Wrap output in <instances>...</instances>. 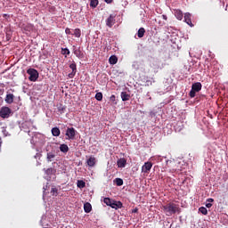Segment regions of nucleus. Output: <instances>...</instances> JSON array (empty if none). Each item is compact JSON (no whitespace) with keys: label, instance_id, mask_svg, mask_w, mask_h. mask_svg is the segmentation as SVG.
Masks as SVG:
<instances>
[{"label":"nucleus","instance_id":"f8f14e48","mask_svg":"<svg viewBox=\"0 0 228 228\" xmlns=\"http://www.w3.org/2000/svg\"><path fill=\"white\" fill-rule=\"evenodd\" d=\"M117 163L119 168H125L126 165H127V160L125 158H122L119 159Z\"/></svg>","mask_w":228,"mask_h":228},{"label":"nucleus","instance_id":"72a5a7b5","mask_svg":"<svg viewBox=\"0 0 228 228\" xmlns=\"http://www.w3.org/2000/svg\"><path fill=\"white\" fill-rule=\"evenodd\" d=\"M115 100H116L115 94H112V95L110 96V101H111L112 102H115Z\"/></svg>","mask_w":228,"mask_h":228},{"label":"nucleus","instance_id":"aec40b11","mask_svg":"<svg viewBox=\"0 0 228 228\" xmlns=\"http://www.w3.org/2000/svg\"><path fill=\"white\" fill-rule=\"evenodd\" d=\"M87 165L88 167H95V157H90L87 159Z\"/></svg>","mask_w":228,"mask_h":228},{"label":"nucleus","instance_id":"6ab92c4d","mask_svg":"<svg viewBox=\"0 0 228 228\" xmlns=\"http://www.w3.org/2000/svg\"><path fill=\"white\" fill-rule=\"evenodd\" d=\"M60 151H61V152L67 154V152H69V146L67 144H61Z\"/></svg>","mask_w":228,"mask_h":228},{"label":"nucleus","instance_id":"a878e982","mask_svg":"<svg viewBox=\"0 0 228 228\" xmlns=\"http://www.w3.org/2000/svg\"><path fill=\"white\" fill-rule=\"evenodd\" d=\"M61 54L67 58V56L70 54V50H69V48H61Z\"/></svg>","mask_w":228,"mask_h":228},{"label":"nucleus","instance_id":"b1692460","mask_svg":"<svg viewBox=\"0 0 228 228\" xmlns=\"http://www.w3.org/2000/svg\"><path fill=\"white\" fill-rule=\"evenodd\" d=\"M57 110L59 113H61V115H62V113H65V106H63V104L61 103L57 105Z\"/></svg>","mask_w":228,"mask_h":228},{"label":"nucleus","instance_id":"2f4dec72","mask_svg":"<svg viewBox=\"0 0 228 228\" xmlns=\"http://www.w3.org/2000/svg\"><path fill=\"white\" fill-rule=\"evenodd\" d=\"M53 172H54V169L53 167H50V168L46 169L45 174H47V175H51V174H53Z\"/></svg>","mask_w":228,"mask_h":228},{"label":"nucleus","instance_id":"4468645a","mask_svg":"<svg viewBox=\"0 0 228 228\" xmlns=\"http://www.w3.org/2000/svg\"><path fill=\"white\" fill-rule=\"evenodd\" d=\"M13 99H15L13 94H8L5 97V102H7V104H12L13 102Z\"/></svg>","mask_w":228,"mask_h":228},{"label":"nucleus","instance_id":"473e14b6","mask_svg":"<svg viewBox=\"0 0 228 228\" xmlns=\"http://www.w3.org/2000/svg\"><path fill=\"white\" fill-rule=\"evenodd\" d=\"M65 33H66V35H70V28H67L66 29H65Z\"/></svg>","mask_w":228,"mask_h":228},{"label":"nucleus","instance_id":"ddd939ff","mask_svg":"<svg viewBox=\"0 0 228 228\" xmlns=\"http://www.w3.org/2000/svg\"><path fill=\"white\" fill-rule=\"evenodd\" d=\"M103 202H104V204H106L107 206H110V208H117V203H113L111 201V199H110V198H105L103 200Z\"/></svg>","mask_w":228,"mask_h":228},{"label":"nucleus","instance_id":"58836bf2","mask_svg":"<svg viewBox=\"0 0 228 228\" xmlns=\"http://www.w3.org/2000/svg\"><path fill=\"white\" fill-rule=\"evenodd\" d=\"M162 19L164 20H168V17H167V15H162Z\"/></svg>","mask_w":228,"mask_h":228},{"label":"nucleus","instance_id":"2eb2a0df","mask_svg":"<svg viewBox=\"0 0 228 228\" xmlns=\"http://www.w3.org/2000/svg\"><path fill=\"white\" fill-rule=\"evenodd\" d=\"M118 61V58H117V55H112L109 59V62L110 65H117V62Z\"/></svg>","mask_w":228,"mask_h":228},{"label":"nucleus","instance_id":"5701e85b","mask_svg":"<svg viewBox=\"0 0 228 228\" xmlns=\"http://www.w3.org/2000/svg\"><path fill=\"white\" fill-rule=\"evenodd\" d=\"M77 188H80V189L86 188V183H85V181L83 180H77Z\"/></svg>","mask_w":228,"mask_h":228},{"label":"nucleus","instance_id":"4be33fe9","mask_svg":"<svg viewBox=\"0 0 228 228\" xmlns=\"http://www.w3.org/2000/svg\"><path fill=\"white\" fill-rule=\"evenodd\" d=\"M56 158V155L53 152H48L46 155V159L48 162L53 161V159H54Z\"/></svg>","mask_w":228,"mask_h":228},{"label":"nucleus","instance_id":"f03ea898","mask_svg":"<svg viewBox=\"0 0 228 228\" xmlns=\"http://www.w3.org/2000/svg\"><path fill=\"white\" fill-rule=\"evenodd\" d=\"M200 90H202V84L200 82H196L192 84L191 90L189 94L190 97L193 99V97H195L196 95V92H200Z\"/></svg>","mask_w":228,"mask_h":228},{"label":"nucleus","instance_id":"a19ab883","mask_svg":"<svg viewBox=\"0 0 228 228\" xmlns=\"http://www.w3.org/2000/svg\"><path fill=\"white\" fill-rule=\"evenodd\" d=\"M133 213H138V208L134 209Z\"/></svg>","mask_w":228,"mask_h":228},{"label":"nucleus","instance_id":"c756f323","mask_svg":"<svg viewBox=\"0 0 228 228\" xmlns=\"http://www.w3.org/2000/svg\"><path fill=\"white\" fill-rule=\"evenodd\" d=\"M199 211L201 213V215H208V208H206V207H200Z\"/></svg>","mask_w":228,"mask_h":228},{"label":"nucleus","instance_id":"7c9ffc66","mask_svg":"<svg viewBox=\"0 0 228 228\" xmlns=\"http://www.w3.org/2000/svg\"><path fill=\"white\" fill-rule=\"evenodd\" d=\"M96 101H102V93H97L95 94Z\"/></svg>","mask_w":228,"mask_h":228},{"label":"nucleus","instance_id":"c85d7f7f","mask_svg":"<svg viewBox=\"0 0 228 228\" xmlns=\"http://www.w3.org/2000/svg\"><path fill=\"white\" fill-rule=\"evenodd\" d=\"M74 54L77 58H81V56H83V53H81V50H79V49L74 50Z\"/></svg>","mask_w":228,"mask_h":228},{"label":"nucleus","instance_id":"4c0bfd02","mask_svg":"<svg viewBox=\"0 0 228 228\" xmlns=\"http://www.w3.org/2000/svg\"><path fill=\"white\" fill-rule=\"evenodd\" d=\"M207 202H215V200H213L212 198H209L207 200Z\"/></svg>","mask_w":228,"mask_h":228},{"label":"nucleus","instance_id":"1a4fd4ad","mask_svg":"<svg viewBox=\"0 0 228 228\" xmlns=\"http://www.w3.org/2000/svg\"><path fill=\"white\" fill-rule=\"evenodd\" d=\"M184 22L188 24L191 28H193V23L191 22V14L190 12H186L184 14Z\"/></svg>","mask_w":228,"mask_h":228},{"label":"nucleus","instance_id":"bb28decb","mask_svg":"<svg viewBox=\"0 0 228 228\" xmlns=\"http://www.w3.org/2000/svg\"><path fill=\"white\" fill-rule=\"evenodd\" d=\"M114 183H116L117 186H122L124 184V180H122V178H116Z\"/></svg>","mask_w":228,"mask_h":228},{"label":"nucleus","instance_id":"0eeeda50","mask_svg":"<svg viewBox=\"0 0 228 228\" xmlns=\"http://www.w3.org/2000/svg\"><path fill=\"white\" fill-rule=\"evenodd\" d=\"M115 17V14H110V17L107 18L106 26H108V28H113V25L116 22Z\"/></svg>","mask_w":228,"mask_h":228},{"label":"nucleus","instance_id":"dca6fc26","mask_svg":"<svg viewBox=\"0 0 228 228\" xmlns=\"http://www.w3.org/2000/svg\"><path fill=\"white\" fill-rule=\"evenodd\" d=\"M84 211L85 213H90L92 211V204L86 202L84 204Z\"/></svg>","mask_w":228,"mask_h":228},{"label":"nucleus","instance_id":"f704fd0d","mask_svg":"<svg viewBox=\"0 0 228 228\" xmlns=\"http://www.w3.org/2000/svg\"><path fill=\"white\" fill-rule=\"evenodd\" d=\"M52 193H58V190L56 188H52Z\"/></svg>","mask_w":228,"mask_h":228},{"label":"nucleus","instance_id":"423d86ee","mask_svg":"<svg viewBox=\"0 0 228 228\" xmlns=\"http://www.w3.org/2000/svg\"><path fill=\"white\" fill-rule=\"evenodd\" d=\"M66 136H68L69 140H74L76 138V129L74 127L68 128Z\"/></svg>","mask_w":228,"mask_h":228},{"label":"nucleus","instance_id":"cd10ccee","mask_svg":"<svg viewBox=\"0 0 228 228\" xmlns=\"http://www.w3.org/2000/svg\"><path fill=\"white\" fill-rule=\"evenodd\" d=\"M74 37H76L77 38H79L80 37H81V29H79V28H76L75 30H74Z\"/></svg>","mask_w":228,"mask_h":228},{"label":"nucleus","instance_id":"412c9836","mask_svg":"<svg viewBox=\"0 0 228 228\" xmlns=\"http://www.w3.org/2000/svg\"><path fill=\"white\" fill-rule=\"evenodd\" d=\"M144 36H145V28H139L137 32L138 38H143Z\"/></svg>","mask_w":228,"mask_h":228},{"label":"nucleus","instance_id":"7ed1b4c3","mask_svg":"<svg viewBox=\"0 0 228 228\" xmlns=\"http://www.w3.org/2000/svg\"><path fill=\"white\" fill-rule=\"evenodd\" d=\"M27 74L29 76V81H37L38 79V71L33 68L28 69Z\"/></svg>","mask_w":228,"mask_h":228},{"label":"nucleus","instance_id":"e433bc0d","mask_svg":"<svg viewBox=\"0 0 228 228\" xmlns=\"http://www.w3.org/2000/svg\"><path fill=\"white\" fill-rule=\"evenodd\" d=\"M212 207H213V204H211V203H207V204H206V208H212Z\"/></svg>","mask_w":228,"mask_h":228},{"label":"nucleus","instance_id":"f257e3e1","mask_svg":"<svg viewBox=\"0 0 228 228\" xmlns=\"http://www.w3.org/2000/svg\"><path fill=\"white\" fill-rule=\"evenodd\" d=\"M163 210L167 216H172V215H175V213H181V208L175 203H168L166 206H163Z\"/></svg>","mask_w":228,"mask_h":228},{"label":"nucleus","instance_id":"ea45409f","mask_svg":"<svg viewBox=\"0 0 228 228\" xmlns=\"http://www.w3.org/2000/svg\"><path fill=\"white\" fill-rule=\"evenodd\" d=\"M1 145H3V139L0 137V151H1Z\"/></svg>","mask_w":228,"mask_h":228},{"label":"nucleus","instance_id":"20e7f679","mask_svg":"<svg viewBox=\"0 0 228 228\" xmlns=\"http://www.w3.org/2000/svg\"><path fill=\"white\" fill-rule=\"evenodd\" d=\"M11 114H12V109L9 107H3L0 110V117L2 118H8V117H10Z\"/></svg>","mask_w":228,"mask_h":228},{"label":"nucleus","instance_id":"c9c22d12","mask_svg":"<svg viewBox=\"0 0 228 228\" xmlns=\"http://www.w3.org/2000/svg\"><path fill=\"white\" fill-rule=\"evenodd\" d=\"M107 4H111L113 3V0H104Z\"/></svg>","mask_w":228,"mask_h":228},{"label":"nucleus","instance_id":"9d476101","mask_svg":"<svg viewBox=\"0 0 228 228\" xmlns=\"http://www.w3.org/2000/svg\"><path fill=\"white\" fill-rule=\"evenodd\" d=\"M69 69H71L72 72H70L68 76L72 78L76 76V72H77V65L76 63H71L69 65Z\"/></svg>","mask_w":228,"mask_h":228},{"label":"nucleus","instance_id":"a211bd4d","mask_svg":"<svg viewBox=\"0 0 228 228\" xmlns=\"http://www.w3.org/2000/svg\"><path fill=\"white\" fill-rule=\"evenodd\" d=\"M52 134L53 136H60V134H61V132L60 131V128L53 127L52 128Z\"/></svg>","mask_w":228,"mask_h":228},{"label":"nucleus","instance_id":"39448f33","mask_svg":"<svg viewBox=\"0 0 228 228\" xmlns=\"http://www.w3.org/2000/svg\"><path fill=\"white\" fill-rule=\"evenodd\" d=\"M166 169L168 170V172H175V170H177L175 168V161H174V160H167V162H166Z\"/></svg>","mask_w":228,"mask_h":228},{"label":"nucleus","instance_id":"9b49d317","mask_svg":"<svg viewBox=\"0 0 228 228\" xmlns=\"http://www.w3.org/2000/svg\"><path fill=\"white\" fill-rule=\"evenodd\" d=\"M175 16L176 17L177 20H183V11L181 9H175L174 10Z\"/></svg>","mask_w":228,"mask_h":228},{"label":"nucleus","instance_id":"6e6552de","mask_svg":"<svg viewBox=\"0 0 228 228\" xmlns=\"http://www.w3.org/2000/svg\"><path fill=\"white\" fill-rule=\"evenodd\" d=\"M151 168H152V162H145L144 165L142 167V172L143 174H149Z\"/></svg>","mask_w":228,"mask_h":228},{"label":"nucleus","instance_id":"f3484780","mask_svg":"<svg viewBox=\"0 0 228 228\" xmlns=\"http://www.w3.org/2000/svg\"><path fill=\"white\" fill-rule=\"evenodd\" d=\"M121 99L123 102L129 101V99H131V95H129V94H126V92H122Z\"/></svg>","mask_w":228,"mask_h":228},{"label":"nucleus","instance_id":"393cba45","mask_svg":"<svg viewBox=\"0 0 228 228\" xmlns=\"http://www.w3.org/2000/svg\"><path fill=\"white\" fill-rule=\"evenodd\" d=\"M99 4V0H90L91 8H97Z\"/></svg>","mask_w":228,"mask_h":228}]
</instances>
